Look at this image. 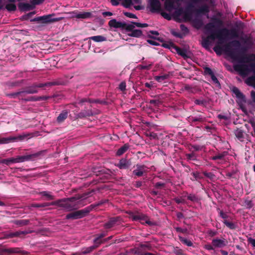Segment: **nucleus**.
Here are the masks:
<instances>
[{
  "mask_svg": "<svg viewBox=\"0 0 255 255\" xmlns=\"http://www.w3.org/2000/svg\"><path fill=\"white\" fill-rule=\"evenodd\" d=\"M212 20V22H209L206 25V28L211 32V34L207 38L203 39L202 45L205 49H209L210 44V39L215 40L217 38L219 40V43L222 44L227 38L230 39L239 38L238 31L235 28L229 29L223 28L213 31V28L216 26H222L223 25V22L220 18L216 17L213 18Z\"/></svg>",
  "mask_w": 255,
  "mask_h": 255,
  "instance_id": "obj_1",
  "label": "nucleus"
},
{
  "mask_svg": "<svg viewBox=\"0 0 255 255\" xmlns=\"http://www.w3.org/2000/svg\"><path fill=\"white\" fill-rule=\"evenodd\" d=\"M241 45V42L238 40H233L225 45V50L233 60L237 61L241 64L234 65L235 71L238 72L241 75L247 74L250 71L249 66L245 63H248L255 61V54L254 53L243 54L239 56L237 53L231 48V46L237 48Z\"/></svg>",
  "mask_w": 255,
  "mask_h": 255,
  "instance_id": "obj_2",
  "label": "nucleus"
},
{
  "mask_svg": "<svg viewBox=\"0 0 255 255\" xmlns=\"http://www.w3.org/2000/svg\"><path fill=\"white\" fill-rule=\"evenodd\" d=\"M93 192H94V190H91L81 195H76L75 196L71 198L57 200L56 201L59 202L56 205H58L68 211L77 209L85 205L83 203L84 200L90 196Z\"/></svg>",
  "mask_w": 255,
  "mask_h": 255,
  "instance_id": "obj_3",
  "label": "nucleus"
},
{
  "mask_svg": "<svg viewBox=\"0 0 255 255\" xmlns=\"http://www.w3.org/2000/svg\"><path fill=\"white\" fill-rule=\"evenodd\" d=\"M46 151V150H43L33 153H26L23 155L17 156L15 157V163H20L25 161H34L40 159L45 155Z\"/></svg>",
  "mask_w": 255,
  "mask_h": 255,
  "instance_id": "obj_4",
  "label": "nucleus"
},
{
  "mask_svg": "<svg viewBox=\"0 0 255 255\" xmlns=\"http://www.w3.org/2000/svg\"><path fill=\"white\" fill-rule=\"evenodd\" d=\"M60 84V83L58 81L49 82L45 83H34L30 86L26 87L24 90L22 91V92L23 93L27 94H33L38 93V88H43L45 87H51L55 85H59Z\"/></svg>",
  "mask_w": 255,
  "mask_h": 255,
  "instance_id": "obj_5",
  "label": "nucleus"
},
{
  "mask_svg": "<svg viewBox=\"0 0 255 255\" xmlns=\"http://www.w3.org/2000/svg\"><path fill=\"white\" fill-rule=\"evenodd\" d=\"M127 213L129 215V218L131 219L132 221H139L142 224H144L143 222H145V224L149 226H153L155 225L153 222L149 220L148 216L145 214L139 213L135 214L131 211L128 212Z\"/></svg>",
  "mask_w": 255,
  "mask_h": 255,
  "instance_id": "obj_6",
  "label": "nucleus"
},
{
  "mask_svg": "<svg viewBox=\"0 0 255 255\" xmlns=\"http://www.w3.org/2000/svg\"><path fill=\"white\" fill-rule=\"evenodd\" d=\"M92 206H89L83 209L72 212L66 215V219L76 220L85 217L92 211Z\"/></svg>",
  "mask_w": 255,
  "mask_h": 255,
  "instance_id": "obj_7",
  "label": "nucleus"
},
{
  "mask_svg": "<svg viewBox=\"0 0 255 255\" xmlns=\"http://www.w3.org/2000/svg\"><path fill=\"white\" fill-rule=\"evenodd\" d=\"M228 244V241L225 239H220L215 238L212 240L211 244H208L204 246L206 250H213V248H223Z\"/></svg>",
  "mask_w": 255,
  "mask_h": 255,
  "instance_id": "obj_8",
  "label": "nucleus"
},
{
  "mask_svg": "<svg viewBox=\"0 0 255 255\" xmlns=\"http://www.w3.org/2000/svg\"><path fill=\"white\" fill-rule=\"evenodd\" d=\"M243 40L245 45L242 46L241 45L239 50L237 49L234 50L239 56L247 54L246 53L253 45V42L250 38H243Z\"/></svg>",
  "mask_w": 255,
  "mask_h": 255,
  "instance_id": "obj_9",
  "label": "nucleus"
},
{
  "mask_svg": "<svg viewBox=\"0 0 255 255\" xmlns=\"http://www.w3.org/2000/svg\"><path fill=\"white\" fill-rule=\"evenodd\" d=\"M31 4L25 2H20L18 3V8L21 11H28L32 10L35 8V5H39L42 3L44 0H30Z\"/></svg>",
  "mask_w": 255,
  "mask_h": 255,
  "instance_id": "obj_10",
  "label": "nucleus"
},
{
  "mask_svg": "<svg viewBox=\"0 0 255 255\" xmlns=\"http://www.w3.org/2000/svg\"><path fill=\"white\" fill-rule=\"evenodd\" d=\"M123 220L121 216H116L110 218L108 221L104 224V227L106 229H110L116 225H120Z\"/></svg>",
  "mask_w": 255,
  "mask_h": 255,
  "instance_id": "obj_11",
  "label": "nucleus"
},
{
  "mask_svg": "<svg viewBox=\"0 0 255 255\" xmlns=\"http://www.w3.org/2000/svg\"><path fill=\"white\" fill-rule=\"evenodd\" d=\"M59 20L58 18H52L51 15H44L35 17L31 20V21H42L43 23H51L58 21Z\"/></svg>",
  "mask_w": 255,
  "mask_h": 255,
  "instance_id": "obj_12",
  "label": "nucleus"
},
{
  "mask_svg": "<svg viewBox=\"0 0 255 255\" xmlns=\"http://www.w3.org/2000/svg\"><path fill=\"white\" fill-rule=\"evenodd\" d=\"M28 232L26 231H17L16 232H8L4 235V239H10L14 237L23 238L25 235L28 234Z\"/></svg>",
  "mask_w": 255,
  "mask_h": 255,
  "instance_id": "obj_13",
  "label": "nucleus"
},
{
  "mask_svg": "<svg viewBox=\"0 0 255 255\" xmlns=\"http://www.w3.org/2000/svg\"><path fill=\"white\" fill-rule=\"evenodd\" d=\"M2 253H7L8 254H21L23 255H28L29 254L28 252L21 250L19 248L4 249L2 250Z\"/></svg>",
  "mask_w": 255,
  "mask_h": 255,
  "instance_id": "obj_14",
  "label": "nucleus"
},
{
  "mask_svg": "<svg viewBox=\"0 0 255 255\" xmlns=\"http://www.w3.org/2000/svg\"><path fill=\"white\" fill-rule=\"evenodd\" d=\"M150 11L152 13L161 10V3L159 0H150Z\"/></svg>",
  "mask_w": 255,
  "mask_h": 255,
  "instance_id": "obj_15",
  "label": "nucleus"
},
{
  "mask_svg": "<svg viewBox=\"0 0 255 255\" xmlns=\"http://www.w3.org/2000/svg\"><path fill=\"white\" fill-rule=\"evenodd\" d=\"M210 11L209 7V6L206 4H203L201 7H200L199 8L195 9L194 10V12L197 15H206L208 14V13Z\"/></svg>",
  "mask_w": 255,
  "mask_h": 255,
  "instance_id": "obj_16",
  "label": "nucleus"
},
{
  "mask_svg": "<svg viewBox=\"0 0 255 255\" xmlns=\"http://www.w3.org/2000/svg\"><path fill=\"white\" fill-rule=\"evenodd\" d=\"M116 166L121 169H127L131 166V162L125 158H122Z\"/></svg>",
  "mask_w": 255,
  "mask_h": 255,
  "instance_id": "obj_17",
  "label": "nucleus"
},
{
  "mask_svg": "<svg viewBox=\"0 0 255 255\" xmlns=\"http://www.w3.org/2000/svg\"><path fill=\"white\" fill-rule=\"evenodd\" d=\"M108 24L111 27H114L116 28H121L122 29H124V26L126 25V23L125 22L117 21L115 19L110 20L109 21Z\"/></svg>",
  "mask_w": 255,
  "mask_h": 255,
  "instance_id": "obj_18",
  "label": "nucleus"
},
{
  "mask_svg": "<svg viewBox=\"0 0 255 255\" xmlns=\"http://www.w3.org/2000/svg\"><path fill=\"white\" fill-rule=\"evenodd\" d=\"M172 45L173 46V49L175 50L177 53L182 56L184 59H185L190 57L188 55L187 50L186 49L181 48L175 44H173Z\"/></svg>",
  "mask_w": 255,
  "mask_h": 255,
  "instance_id": "obj_19",
  "label": "nucleus"
},
{
  "mask_svg": "<svg viewBox=\"0 0 255 255\" xmlns=\"http://www.w3.org/2000/svg\"><path fill=\"white\" fill-rule=\"evenodd\" d=\"M183 0H165L164 2V6L166 10L168 11H171L174 9H175L174 6L175 2L182 1Z\"/></svg>",
  "mask_w": 255,
  "mask_h": 255,
  "instance_id": "obj_20",
  "label": "nucleus"
},
{
  "mask_svg": "<svg viewBox=\"0 0 255 255\" xmlns=\"http://www.w3.org/2000/svg\"><path fill=\"white\" fill-rule=\"evenodd\" d=\"M59 202L54 201L50 203L45 202L43 203H34L31 204V207L34 208H45L50 206H54L58 204Z\"/></svg>",
  "mask_w": 255,
  "mask_h": 255,
  "instance_id": "obj_21",
  "label": "nucleus"
},
{
  "mask_svg": "<svg viewBox=\"0 0 255 255\" xmlns=\"http://www.w3.org/2000/svg\"><path fill=\"white\" fill-rule=\"evenodd\" d=\"M234 134L237 139L240 141H244L245 139V133L241 128H237L234 131Z\"/></svg>",
  "mask_w": 255,
  "mask_h": 255,
  "instance_id": "obj_22",
  "label": "nucleus"
},
{
  "mask_svg": "<svg viewBox=\"0 0 255 255\" xmlns=\"http://www.w3.org/2000/svg\"><path fill=\"white\" fill-rule=\"evenodd\" d=\"M49 97L46 96H31L27 99H25V101H45L49 99Z\"/></svg>",
  "mask_w": 255,
  "mask_h": 255,
  "instance_id": "obj_23",
  "label": "nucleus"
},
{
  "mask_svg": "<svg viewBox=\"0 0 255 255\" xmlns=\"http://www.w3.org/2000/svg\"><path fill=\"white\" fill-rule=\"evenodd\" d=\"M30 135L29 133H23L22 134L19 135L17 136H9V138H10V142H14L16 140L22 141L26 139L28 136Z\"/></svg>",
  "mask_w": 255,
  "mask_h": 255,
  "instance_id": "obj_24",
  "label": "nucleus"
},
{
  "mask_svg": "<svg viewBox=\"0 0 255 255\" xmlns=\"http://www.w3.org/2000/svg\"><path fill=\"white\" fill-rule=\"evenodd\" d=\"M69 112L67 110L63 111L57 118V122L61 123L66 120L68 117Z\"/></svg>",
  "mask_w": 255,
  "mask_h": 255,
  "instance_id": "obj_25",
  "label": "nucleus"
},
{
  "mask_svg": "<svg viewBox=\"0 0 255 255\" xmlns=\"http://www.w3.org/2000/svg\"><path fill=\"white\" fill-rule=\"evenodd\" d=\"M129 148V145L128 143H126L120 148L118 149L116 152V155L121 156L125 153Z\"/></svg>",
  "mask_w": 255,
  "mask_h": 255,
  "instance_id": "obj_26",
  "label": "nucleus"
},
{
  "mask_svg": "<svg viewBox=\"0 0 255 255\" xmlns=\"http://www.w3.org/2000/svg\"><path fill=\"white\" fill-rule=\"evenodd\" d=\"M228 152L227 151H224L222 152H218L215 155L212 156L211 158V159L213 160H216L218 159L222 160L224 158L228 155Z\"/></svg>",
  "mask_w": 255,
  "mask_h": 255,
  "instance_id": "obj_27",
  "label": "nucleus"
},
{
  "mask_svg": "<svg viewBox=\"0 0 255 255\" xmlns=\"http://www.w3.org/2000/svg\"><path fill=\"white\" fill-rule=\"evenodd\" d=\"M93 115V113L91 110H84L80 112L78 116L80 118H83L87 117H91Z\"/></svg>",
  "mask_w": 255,
  "mask_h": 255,
  "instance_id": "obj_28",
  "label": "nucleus"
},
{
  "mask_svg": "<svg viewBox=\"0 0 255 255\" xmlns=\"http://www.w3.org/2000/svg\"><path fill=\"white\" fill-rule=\"evenodd\" d=\"M184 88L185 90L187 91L189 93H196L199 92L200 90L197 87H192L189 85L186 84L184 86Z\"/></svg>",
  "mask_w": 255,
  "mask_h": 255,
  "instance_id": "obj_29",
  "label": "nucleus"
},
{
  "mask_svg": "<svg viewBox=\"0 0 255 255\" xmlns=\"http://www.w3.org/2000/svg\"><path fill=\"white\" fill-rule=\"evenodd\" d=\"M232 91L236 95V97L238 99L243 100L245 99V96L241 92L240 90L236 87H233Z\"/></svg>",
  "mask_w": 255,
  "mask_h": 255,
  "instance_id": "obj_30",
  "label": "nucleus"
},
{
  "mask_svg": "<svg viewBox=\"0 0 255 255\" xmlns=\"http://www.w3.org/2000/svg\"><path fill=\"white\" fill-rule=\"evenodd\" d=\"M94 250V248L92 246L89 247L87 248H83L82 249L80 253H77V255H82L89 254Z\"/></svg>",
  "mask_w": 255,
  "mask_h": 255,
  "instance_id": "obj_31",
  "label": "nucleus"
},
{
  "mask_svg": "<svg viewBox=\"0 0 255 255\" xmlns=\"http://www.w3.org/2000/svg\"><path fill=\"white\" fill-rule=\"evenodd\" d=\"M40 194L42 197H46V200H54L55 199L54 196L51 194V192H48V191H42L40 193Z\"/></svg>",
  "mask_w": 255,
  "mask_h": 255,
  "instance_id": "obj_32",
  "label": "nucleus"
},
{
  "mask_svg": "<svg viewBox=\"0 0 255 255\" xmlns=\"http://www.w3.org/2000/svg\"><path fill=\"white\" fill-rule=\"evenodd\" d=\"M92 13L89 12H83L77 14L76 17L77 18L86 19L89 18L91 16Z\"/></svg>",
  "mask_w": 255,
  "mask_h": 255,
  "instance_id": "obj_33",
  "label": "nucleus"
},
{
  "mask_svg": "<svg viewBox=\"0 0 255 255\" xmlns=\"http://www.w3.org/2000/svg\"><path fill=\"white\" fill-rule=\"evenodd\" d=\"M29 221L28 220H17L13 221V223L20 227L27 225L29 224Z\"/></svg>",
  "mask_w": 255,
  "mask_h": 255,
  "instance_id": "obj_34",
  "label": "nucleus"
},
{
  "mask_svg": "<svg viewBox=\"0 0 255 255\" xmlns=\"http://www.w3.org/2000/svg\"><path fill=\"white\" fill-rule=\"evenodd\" d=\"M90 39H92L93 41L95 42H102L106 41L107 38L105 36H102V35H97V36H92L89 38Z\"/></svg>",
  "mask_w": 255,
  "mask_h": 255,
  "instance_id": "obj_35",
  "label": "nucleus"
},
{
  "mask_svg": "<svg viewBox=\"0 0 255 255\" xmlns=\"http://www.w3.org/2000/svg\"><path fill=\"white\" fill-rule=\"evenodd\" d=\"M142 35V31L139 29H134L130 33L128 34L129 36L134 37H140Z\"/></svg>",
  "mask_w": 255,
  "mask_h": 255,
  "instance_id": "obj_36",
  "label": "nucleus"
},
{
  "mask_svg": "<svg viewBox=\"0 0 255 255\" xmlns=\"http://www.w3.org/2000/svg\"><path fill=\"white\" fill-rule=\"evenodd\" d=\"M179 239L182 244L188 247H191L193 246V243L190 240H189L183 237L179 236Z\"/></svg>",
  "mask_w": 255,
  "mask_h": 255,
  "instance_id": "obj_37",
  "label": "nucleus"
},
{
  "mask_svg": "<svg viewBox=\"0 0 255 255\" xmlns=\"http://www.w3.org/2000/svg\"><path fill=\"white\" fill-rule=\"evenodd\" d=\"M213 50L216 52V53L218 55H221L223 51H225L227 54V53L225 50V45L224 46L223 48L220 46V45H216L213 48Z\"/></svg>",
  "mask_w": 255,
  "mask_h": 255,
  "instance_id": "obj_38",
  "label": "nucleus"
},
{
  "mask_svg": "<svg viewBox=\"0 0 255 255\" xmlns=\"http://www.w3.org/2000/svg\"><path fill=\"white\" fill-rule=\"evenodd\" d=\"M1 163L9 165L10 163H15V157H12L7 159H3L0 161Z\"/></svg>",
  "mask_w": 255,
  "mask_h": 255,
  "instance_id": "obj_39",
  "label": "nucleus"
},
{
  "mask_svg": "<svg viewBox=\"0 0 255 255\" xmlns=\"http://www.w3.org/2000/svg\"><path fill=\"white\" fill-rule=\"evenodd\" d=\"M223 223L230 229L235 230L237 228V226L235 223L231 222H229L226 220H224Z\"/></svg>",
  "mask_w": 255,
  "mask_h": 255,
  "instance_id": "obj_40",
  "label": "nucleus"
},
{
  "mask_svg": "<svg viewBox=\"0 0 255 255\" xmlns=\"http://www.w3.org/2000/svg\"><path fill=\"white\" fill-rule=\"evenodd\" d=\"M190 119L192 123H195L197 122L202 123L205 121L206 120V118L205 117H202V116H199L198 117H192Z\"/></svg>",
  "mask_w": 255,
  "mask_h": 255,
  "instance_id": "obj_41",
  "label": "nucleus"
},
{
  "mask_svg": "<svg viewBox=\"0 0 255 255\" xmlns=\"http://www.w3.org/2000/svg\"><path fill=\"white\" fill-rule=\"evenodd\" d=\"M169 77L168 74H164L161 76H156L154 77V79L158 82H162Z\"/></svg>",
  "mask_w": 255,
  "mask_h": 255,
  "instance_id": "obj_42",
  "label": "nucleus"
},
{
  "mask_svg": "<svg viewBox=\"0 0 255 255\" xmlns=\"http://www.w3.org/2000/svg\"><path fill=\"white\" fill-rule=\"evenodd\" d=\"M94 244L93 246H92L94 248V250L96 248H98L100 245L103 244V241L102 240L99 239L96 237V238L94 240Z\"/></svg>",
  "mask_w": 255,
  "mask_h": 255,
  "instance_id": "obj_43",
  "label": "nucleus"
},
{
  "mask_svg": "<svg viewBox=\"0 0 255 255\" xmlns=\"http://www.w3.org/2000/svg\"><path fill=\"white\" fill-rule=\"evenodd\" d=\"M185 156L188 160H197L196 154L194 152H192L191 153L186 154Z\"/></svg>",
  "mask_w": 255,
  "mask_h": 255,
  "instance_id": "obj_44",
  "label": "nucleus"
},
{
  "mask_svg": "<svg viewBox=\"0 0 255 255\" xmlns=\"http://www.w3.org/2000/svg\"><path fill=\"white\" fill-rule=\"evenodd\" d=\"M194 103L197 105L205 107L206 106L207 102L205 99H196L194 101Z\"/></svg>",
  "mask_w": 255,
  "mask_h": 255,
  "instance_id": "obj_45",
  "label": "nucleus"
},
{
  "mask_svg": "<svg viewBox=\"0 0 255 255\" xmlns=\"http://www.w3.org/2000/svg\"><path fill=\"white\" fill-rule=\"evenodd\" d=\"M22 94H23L22 91L9 94H6V96L10 98H16V97H17L18 96Z\"/></svg>",
  "mask_w": 255,
  "mask_h": 255,
  "instance_id": "obj_46",
  "label": "nucleus"
},
{
  "mask_svg": "<svg viewBox=\"0 0 255 255\" xmlns=\"http://www.w3.org/2000/svg\"><path fill=\"white\" fill-rule=\"evenodd\" d=\"M139 247L142 248L144 251H145V250L151 251L152 250V246L151 244L148 243L146 244H140Z\"/></svg>",
  "mask_w": 255,
  "mask_h": 255,
  "instance_id": "obj_47",
  "label": "nucleus"
},
{
  "mask_svg": "<svg viewBox=\"0 0 255 255\" xmlns=\"http://www.w3.org/2000/svg\"><path fill=\"white\" fill-rule=\"evenodd\" d=\"M5 8L9 11H15L16 9V6L15 4L10 3L6 5Z\"/></svg>",
  "mask_w": 255,
  "mask_h": 255,
  "instance_id": "obj_48",
  "label": "nucleus"
},
{
  "mask_svg": "<svg viewBox=\"0 0 255 255\" xmlns=\"http://www.w3.org/2000/svg\"><path fill=\"white\" fill-rule=\"evenodd\" d=\"M192 13L193 12L185 9V11L184 12V18L186 20H190L192 18Z\"/></svg>",
  "mask_w": 255,
  "mask_h": 255,
  "instance_id": "obj_49",
  "label": "nucleus"
},
{
  "mask_svg": "<svg viewBox=\"0 0 255 255\" xmlns=\"http://www.w3.org/2000/svg\"><path fill=\"white\" fill-rule=\"evenodd\" d=\"M187 198L188 200L193 202H197L199 201L198 197L194 194H189Z\"/></svg>",
  "mask_w": 255,
  "mask_h": 255,
  "instance_id": "obj_50",
  "label": "nucleus"
},
{
  "mask_svg": "<svg viewBox=\"0 0 255 255\" xmlns=\"http://www.w3.org/2000/svg\"><path fill=\"white\" fill-rule=\"evenodd\" d=\"M248 84L255 87V76H252L248 78Z\"/></svg>",
  "mask_w": 255,
  "mask_h": 255,
  "instance_id": "obj_51",
  "label": "nucleus"
},
{
  "mask_svg": "<svg viewBox=\"0 0 255 255\" xmlns=\"http://www.w3.org/2000/svg\"><path fill=\"white\" fill-rule=\"evenodd\" d=\"M108 201V200H101L96 204H91L90 206H92V210L93 209H94L95 207L101 206L102 205L104 204V203H105L106 202H107Z\"/></svg>",
  "mask_w": 255,
  "mask_h": 255,
  "instance_id": "obj_52",
  "label": "nucleus"
},
{
  "mask_svg": "<svg viewBox=\"0 0 255 255\" xmlns=\"http://www.w3.org/2000/svg\"><path fill=\"white\" fill-rule=\"evenodd\" d=\"M135 25L132 23L131 24H127L126 23V25L124 26V29H126L128 31H130L131 32L133 30V28H134Z\"/></svg>",
  "mask_w": 255,
  "mask_h": 255,
  "instance_id": "obj_53",
  "label": "nucleus"
},
{
  "mask_svg": "<svg viewBox=\"0 0 255 255\" xmlns=\"http://www.w3.org/2000/svg\"><path fill=\"white\" fill-rule=\"evenodd\" d=\"M21 82L20 81H15V82H9L7 83V85L10 87H17L20 84Z\"/></svg>",
  "mask_w": 255,
  "mask_h": 255,
  "instance_id": "obj_54",
  "label": "nucleus"
},
{
  "mask_svg": "<svg viewBox=\"0 0 255 255\" xmlns=\"http://www.w3.org/2000/svg\"><path fill=\"white\" fill-rule=\"evenodd\" d=\"M145 253V251L139 246L135 251V254L137 255H144Z\"/></svg>",
  "mask_w": 255,
  "mask_h": 255,
  "instance_id": "obj_55",
  "label": "nucleus"
},
{
  "mask_svg": "<svg viewBox=\"0 0 255 255\" xmlns=\"http://www.w3.org/2000/svg\"><path fill=\"white\" fill-rule=\"evenodd\" d=\"M180 28L181 30L183 32L182 34H184V36L189 32L188 28L184 24H181L180 26Z\"/></svg>",
  "mask_w": 255,
  "mask_h": 255,
  "instance_id": "obj_56",
  "label": "nucleus"
},
{
  "mask_svg": "<svg viewBox=\"0 0 255 255\" xmlns=\"http://www.w3.org/2000/svg\"><path fill=\"white\" fill-rule=\"evenodd\" d=\"M171 33L173 36L178 38H182L184 36L183 34L175 31L173 30L171 31Z\"/></svg>",
  "mask_w": 255,
  "mask_h": 255,
  "instance_id": "obj_57",
  "label": "nucleus"
},
{
  "mask_svg": "<svg viewBox=\"0 0 255 255\" xmlns=\"http://www.w3.org/2000/svg\"><path fill=\"white\" fill-rule=\"evenodd\" d=\"M245 206L247 208L251 209L253 207L254 204L251 200H246L245 201Z\"/></svg>",
  "mask_w": 255,
  "mask_h": 255,
  "instance_id": "obj_58",
  "label": "nucleus"
},
{
  "mask_svg": "<svg viewBox=\"0 0 255 255\" xmlns=\"http://www.w3.org/2000/svg\"><path fill=\"white\" fill-rule=\"evenodd\" d=\"M10 138L9 137L0 138V144H6L10 142Z\"/></svg>",
  "mask_w": 255,
  "mask_h": 255,
  "instance_id": "obj_59",
  "label": "nucleus"
},
{
  "mask_svg": "<svg viewBox=\"0 0 255 255\" xmlns=\"http://www.w3.org/2000/svg\"><path fill=\"white\" fill-rule=\"evenodd\" d=\"M173 253L176 255H183V251L182 250L176 247L174 249Z\"/></svg>",
  "mask_w": 255,
  "mask_h": 255,
  "instance_id": "obj_60",
  "label": "nucleus"
},
{
  "mask_svg": "<svg viewBox=\"0 0 255 255\" xmlns=\"http://www.w3.org/2000/svg\"><path fill=\"white\" fill-rule=\"evenodd\" d=\"M207 234L210 237H213L216 236L218 234V232L215 230H208L207 231Z\"/></svg>",
  "mask_w": 255,
  "mask_h": 255,
  "instance_id": "obj_61",
  "label": "nucleus"
},
{
  "mask_svg": "<svg viewBox=\"0 0 255 255\" xmlns=\"http://www.w3.org/2000/svg\"><path fill=\"white\" fill-rule=\"evenodd\" d=\"M217 210L219 211L220 216L222 218L226 220L228 218V216L227 215V214L225 213L222 210H220L219 208H218Z\"/></svg>",
  "mask_w": 255,
  "mask_h": 255,
  "instance_id": "obj_62",
  "label": "nucleus"
},
{
  "mask_svg": "<svg viewBox=\"0 0 255 255\" xmlns=\"http://www.w3.org/2000/svg\"><path fill=\"white\" fill-rule=\"evenodd\" d=\"M203 174L205 177H208V178H210V179H212L215 176L214 174L212 172H204Z\"/></svg>",
  "mask_w": 255,
  "mask_h": 255,
  "instance_id": "obj_63",
  "label": "nucleus"
},
{
  "mask_svg": "<svg viewBox=\"0 0 255 255\" xmlns=\"http://www.w3.org/2000/svg\"><path fill=\"white\" fill-rule=\"evenodd\" d=\"M204 72L206 74H208L210 76L214 74V72L212 71V69L209 67H205L204 68Z\"/></svg>",
  "mask_w": 255,
  "mask_h": 255,
  "instance_id": "obj_64",
  "label": "nucleus"
}]
</instances>
